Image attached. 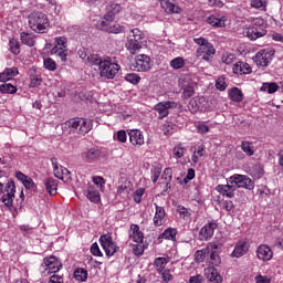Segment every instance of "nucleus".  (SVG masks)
Returning a JSON list of instances; mask_svg holds the SVG:
<instances>
[{
	"mask_svg": "<svg viewBox=\"0 0 283 283\" xmlns=\"http://www.w3.org/2000/svg\"><path fill=\"white\" fill-rule=\"evenodd\" d=\"M106 10H107V13L104 15V19L106 21H114V19L116 18V14H118L120 10H123V7H120L119 3L111 2L106 7Z\"/></svg>",
	"mask_w": 283,
	"mask_h": 283,
	"instance_id": "17",
	"label": "nucleus"
},
{
	"mask_svg": "<svg viewBox=\"0 0 283 283\" xmlns=\"http://www.w3.org/2000/svg\"><path fill=\"white\" fill-rule=\"evenodd\" d=\"M60 171L61 172H56L59 180H65V178L69 180L71 174L70 170H67V168H63V166H60Z\"/></svg>",
	"mask_w": 283,
	"mask_h": 283,
	"instance_id": "52",
	"label": "nucleus"
},
{
	"mask_svg": "<svg viewBox=\"0 0 283 283\" xmlns=\"http://www.w3.org/2000/svg\"><path fill=\"white\" fill-rule=\"evenodd\" d=\"M129 239L137 244H143L145 235L140 231V227L138 224H130Z\"/></svg>",
	"mask_w": 283,
	"mask_h": 283,
	"instance_id": "18",
	"label": "nucleus"
},
{
	"mask_svg": "<svg viewBox=\"0 0 283 283\" xmlns=\"http://www.w3.org/2000/svg\"><path fill=\"white\" fill-rule=\"evenodd\" d=\"M176 107H178V104L176 102L164 101L157 103L154 109L158 114V119L163 120V118H167V116H169V111L176 109Z\"/></svg>",
	"mask_w": 283,
	"mask_h": 283,
	"instance_id": "11",
	"label": "nucleus"
},
{
	"mask_svg": "<svg viewBox=\"0 0 283 283\" xmlns=\"http://www.w3.org/2000/svg\"><path fill=\"white\" fill-rule=\"evenodd\" d=\"M216 229H218V222L209 221L206 223L199 231V240L209 241L213 238V233H216Z\"/></svg>",
	"mask_w": 283,
	"mask_h": 283,
	"instance_id": "13",
	"label": "nucleus"
},
{
	"mask_svg": "<svg viewBox=\"0 0 283 283\" xmlns=\"http://www.w3.org/2000/svg\"><path fill=\"white\" fill-rule=\"evenodd\" d=\"M87 270L83 268L76 269L73 273V276L77 282H85L87 280Z\"/></svg>",
	"mask_w": 283,
	"mask_h": 283,
	"instance_id": "41",
	"label": "nucleus"
},
{
	"mask_svg": "<svg viewBox=\"0 0 283 283\" xmlns=\"http://www.w3.org/2000/svg\"><path fill=\"white\" fill-rule=\"evenodd\" d=\"M105 62V60H103V57H101V55L98 54H90L87 57L86 63H90L91 65H95V67H99L103 65V63Z\"/></svg>",
	"mask_w": 283,
	"mask_h": 283,
	"instance_id": "37",
	"label": "nucleus"
},
{
	"mask_svg": "<svg viewBox=\"0 0 283 283\" xmlns=\"http://www.w3.org/2000/svg\"><path fill=\"white\" fill-rule=\"evenodd\" d=\"M213 249H217L216 243H209L206 249L198 250L195 253L196 262H205V258H207V255H209V251H211Z\"/></svg>",
	"mask_w": 283,
	"mask_h": 283,
	"instance_id": "30",
	"label": "nucleus"
},
{
	"mask_svg": "<svg viewBox=\"0 0 283 283\" xmlns=\"http://www.w3.org/2000/svg\"><path fill=\"white\" fill-rule=\"evenodd\" d=\"M91 253L95 258H103V252L101 251V248L98 247V243H96V242L91 245Z\"/></svg>",
	"mask_w": 283,
	"mask_h": 283,
	"instance_id": "53",
	"label": "nucleus"
},
{
	"mask_svg": "<svg viewBox=\"0 0 283 283\" xmlns=\"http://www.w3.org/2000/svg\"><path fill=\"white\" fill-rule=\"evenodd\" d=\"M30 30L36 34H46L50 30V18L43 11H33L28 17Z\"/></svg>",
	"mask_w": 283,
	"mask_h": 283,
	"instance_id": "1",
	"label": "nucleus"
},
{
	"mask_svg": "<svg viewBox=\"0 0 283 283\" xmlns=\"http://www.w3.org/2000/svg\"><path fill=\"white\" fill-rule=\"evenodd\" d=\"M197 56H201L202 61H211L216 56V48L211 42L207 43L205 46H199L197 49Z\"/></svg>",
	"mask_w": 283,
	"mask_h": 283,
	"instance_id": "14",
	"label": "nucleus"
},
{
	"mask_svg": "<svg viewBox=\"0 0 283 283\" xmlns=\"http://www.w3.org/2000/svg\"><path fill=\"white\" fill-rule=\"evenodd\" d=\"M172 154L175 158H182V156H185V146H182V144L175 146L172 149Z\"/></svg>",
	"mask_w": 283,
	"mask_h": 283,
	"instance_id": "50",
	"label": "nucleus"
},
{
	"mask_svg": "<svg viewBox=\"0 0 283 283\" xmlns=\"http://www.w3.org/2000/svg\"><path fill=\"white\" fill-rule=\"evenodd\" d=\"M3 189L7 192L1 197V202L7 206L9 209L14 205V196L17 193V186L14 181L10 180L4 186L3 182H0V196L3 193Z\"/></svg>",
	"mask_w": 283,
	"mask_h": 283,
	"instance_id": "4",
	"label": "nucleus"
},
{
	"mask_svg": "<svg viewBox=\"0 0 283 283\" xmlns=\"http://www.w3.org/2000/svg\"><path fill=\"white\" fill-rule=\"evenodd\" d=\"M93 182L99 187V189H103L105 187V179L101 176H94L93 177Z\"/></svg>",
	"mask_w": 283,
	"mask_h": 283,
	"instance_id": "61",
	"label": "nucleus"
},
{
	"mask_svg": "<svg viewBox=\"0 0 283 283\" xmlns=\"http://www.w3.org/2000/svg\"><path fill=\"white\" fill-rule=\"evenodd\" d=\"M221 207L226 211H233V209H235V206H233V201H231V200L222 201Z\"/></svg>",
	"mask_w": 283,
	"mask_h": 283,
	"instance_id": "60",
	"label": "nucleus"
},
{
	"mask_svg": "<svg viewBox=\"0 0 283 283\" xmlns=\"http://www.w3.org/2000/svg\"><path fill=\"white\" fill-rule=\"evenodd\" d=\"M233 73L234 74H251L253 71L251 69V65H249V63L247 62H242V61H239L237 62L233 67Z\"/></svg>",
	"mask_w": 283,
	"mask_h": 283,
	"instance_id": "26",
	"label": "nucleus"
},
{
	"mask_svg": "<svg viewBox=\"0 0 283 283\" xmlns=\"http://www.w3.org/2000/svg\"><path fill=\"white\" fill-rule=\"evenodd\" d=\"M159 2L167 14H180V7H176L174 0H159Z\"/></svg>",
	"mask_w": 283,
	"mask_h": 283,
	"instance_id": "24",
	"label": "nucleus"
},
{
	"mask_svg": "<svg viewBox=\"0 0 283 283\" xmlns=\"http://www.w3.org/2000/svg\"><path fill=\"white\" fill-rule=\"evenodd\" d=\"M114 139L118 140V143H127V133L125 130H118Z\"/></svg>",
	"mask_w": 283,
	"mask_h": 283,
	"instance_id": "58",
	"label": "nucleus"
},
{
	"mask_svg": "<svg viewBox=\"0 0 283 283\" xmlns=\"http://www.w3.org/2000/svg\"><path fill=\"white\" fill-rule=\"evenodd\" d=\"M44 187L50 196H56V191L59 189V181L52 177H49L44 180Z\"/></svg>",
	"mask_w": 283,
	"mask_h": 283,
	"instance_id": "28",
	"label": "nucleus"
},
{
	"mask_svg": "<svg viewBox=\"0 0 283 283\" xmlns=\"http://www.w3.org/2000/svg\"><path fill=\"white\" fill-rule=\"evenodd\" d=\"M273 54H275L273 50L264 49L254 55L253 61L256 63L258 67H268L269 63L273 61Z\"/></svg>",
	"mask_w": 283,
	"mask_h": 283,
	"instance_id": "10",
	"label": "nucleus"
},
{
	"mask_svg": "<svg viewBox=\"0 0 283 283\" xmlns=\"http://www.w3.org/2000/svg\"><path fill=\"white\" fill-rule=\"evenodd\" d=\"M120 71V65L112 62L111 57L104 59V63L99 66V74L103 78H114Z\"/></svg>",
	"mask_w": 283,
	"mask_h": 283,
	"instance_id": "6",
	"label": "nucleus"
},
{
	"mask_svg": "<svg viewBox=\"0 0 283 283\" xmlns=\"http://www.w3.org/2000/svg\"><path fill=\"white\" fill-rule=\"evenodd\" d=\"M178 126H176V124L171 123V122H166L163 126V132L165 136H171L174 135V132H176V128Z\"/></svg>",
	"mask_w": 283,
	"mask_h": 283,
	"instance_id": "44",
	"label": "nucleus"
},
{
	"mask_svg": "<svg viewBox=\"0 0 283 283\" xmlns=\"http://www.w3.org/2000/svg\"><path fill=\"white\" fill-rule=\"evenodd\" d=\"M167 264H169V259L167 258L159 256V258H156L154 261V266L158 273H163Z\"/></svg>",
	"mask_w": 283,
	"mask_h": 283,
	"instance_id": "36",
	"label": "nucleus"
},
{
	"mask_svg": "<svg viewBox=\"0 0 283 283\" xmlns=\"http://www.w3.org/2000/svg\"><path fill=\"white\" fill-rule=\"evenodd\" d=\"M93 127L94 124L92 123V119L81 117L71 118L62 124L63 132L73 129V132H75V134H80V136H85L86 134H90Z\"/></svg>",
	"mask_w": 283,
	"mask_h": 283,
	"instance_id": "2",
	"label": "nucleus"
},
{
	"mask_svg": "<svg viewBox=\"0 0 283 283\" xmlns=\"http://www.w3.org/2000/svg\"><path fill=\"white\" fill-rule=\"evenodd\" d=\"M41 266L46 275H51V273H59L63 269V263L55 255H50L42 260Z\"/></svg>",
	"mask_w": 283,
	"mask_h": 283,
	"instance_id": "5",
	"label": "nucleus"
},
{
	"mask_svg": "<svg viewBox=\"0 0 283 283\" xmlns=\"http://www.w3.org/2000/svg\"><path fill=\"white\" fill-rule=\"evenodd\" d=\"M170 67H172V70H182V67H185V59L184 57H175L170 61Z\"/></svg>",
	"mask_w": 283,
	"mask_h": 283,
	"instance_id": "45",
	"label": "nucleus"
},
{
	"mask_svg": "<svg viewBox=\"0 0 283 283\" xmlns=\"http://www.w3.org/2000/svg\"><path fill=\"white\" fill-rule=\"evenodd\" d=\"M112 21H107L105 18L103 20H99L97 22L98 30H103L104 32H107V29L109 28Z\"/></svg>",
	"mask_w": 283,
	"mask_h": 283,
	"instance_id": "57",
	"label": "nucleus"
},
{
	"mask_svg": "<svg viewBox=\"0 0 283 283\" xmlns=\"http://www.w3.org/2000/svg\"><path fill=\"white\" fill-rule=\"evenodd\" d=\"M254 280H255V283H271V279L262 274L256 275Z\"/></svg>",
	"mask_w": 283,
	"mask_h": 283,
	"instance_id": "63",
	"label": "nucleus"
},
{
	"mask_svg": "<svg viewBox=\"0 0 283 283\" xmlns=\"http://www.w3.org/2000/svg\"><path fill=\"white\" fill-rule=\"evenodd\" d=\"M205 275L211 283H222V275L218 272V269L208 266L205 269Z\"/></svg>",
	"mask_w": 283,
	"mask_h": 283,
	"instance_id": "19",
	"label": "nucleus"
},
{
	"mask_svg": "<svg viewBox=\"0 0 283 283\" xmlns=\"http://www.w3.org/2000/svg\"><path fill=\"white\" fill-rule=\"evenodd\" d=\"M229 96H230V99L233 101V103H242L244 98V94L238 87H232L230 90Z\"/></svg>",
	"mask_w": 283,
	"mask_h": 283,
	"instance_id": "35",
	"label": "nucleus"
},
{
	"mask_svg": "<svg viewBox=\"0 0 283 283\" xmlns=\"http://www.w3.org/2000/svg\"><path fill=\"white\" fill-rule=\"evenodd\" d=\"M83 158L86 163H95L101 158V150L97 148H91L83 154Z\"/></svg>",
	"mask_w": 283,
	"mask_h": 283,
	"instance_id": "31",
	"label": "nucleus"
},
{
	"mask_svg": "<svg viewBox=\"0 0 283 283\" xmlns=\"http://www.w3.org/2000/svg\"><path fill=\"white\" fill-rule=\"evenodd\" d=\"M64 279H63V275H59V274H53L51 275L50 280H49V283H64Z\"/></svg>",
	"mask_w": 283,
	"mask_h": 283,
	"instance_id": "62",
	"label": "nucleus"
},
{
	"mask_svg": "<svg viewBox=\"0 0 283 283\" xmlns=\"http://www.w3.org/2000/svg\"><path fill=\"white\" fill-rule=\"evenodd\" d=\"M99 244L104 249L107 258H112V255H114V253H116V251H118V248L116 247V243L114 242V239H112V235H109V234L101 235Z\"/></svg>",
	"mask_w": 283,
	"mask_h": 283,
	"instance_id": "12",
	"label": "nucleus"
},
{
	"mask_svg": "<svg viewBox=\"0 0 283 283\" xmlns=\"http://www.w3.org/2000/svg\"><path fill=\"white\" fill-rule=\"evenodd\" d=\"M128 39H132V41H139L142 43H145V33L140 31V29L136 28L130 31V34L128 35Z\"/></svg>",
	"mask_w": 283,
	"mask_h": 283,
	"instance_id": "38",
	"label": "nucleus"
},
{
	"mask_svg": "<svg viewBox=\"0 0 283 283\" xmlns=\"http://www.w3.org/2000/svg\"><path fill=\"white\" fill-rule=\"evenodd\" d=\"M216 249L209 250L210 264L212 266H220L222 264V259H220V244L214 243Z\"/></svg>",
	"mask_w": 283,
	"mask_h": 283,
	"instance_id": "27",
	"label": "nucleus"
},
{
	"mask_svg": "<svg viewBox=\"0 0 283 283\" xmlns=\"http://www.w3.org/2000/svg\"><path fill=\"white\" fill-rule=\"evenodd\" d=\"M43 65L49 72H56V62L52 57L44 59Z\"/></svg>",
	"mask_w": 283,
	"mask_h": 283,
	"instance_id": "47",
	"label": "nucleus"
},
{
	"mask_svg": "<svg viewBox=\"0 0 283 283\" xmlns=\"http://www.w3.org/2000/svg\"><path fill=\"white\" fill-rule=\"evenodd\" d=\"M86 198L91 201L94 202L95 205H98L101 202V192L96 189V187L90 185L87 187V195Z\"/></svg>",
	"mask_w": 283,
	"mask_h": 283,
	"instance_id": "32",
	"label": "nucleus"
},
{
	"mask_svg": "<svg viewBox=\"0 0 283 283\" xmlns=\"http://www.w3.org/2000/svg\"><path fill=\"white\" fill-rule=\"evenodd\" d=\"M14 76H19V69L7 67L2 73H0V83H8V81H12Z\"/></svg>",
	"mask_w": 283,
	"mask_h": 283,
	"instance_id": "22",
	"label": "nucleus"
},
{
	"mask_svg": "<svg viewBox=\"0 0 283 283\" xmlns=\"http://www.w3.org/2000/svg\"><path fill=\"white\" fill-rule=\"evenodd\" d=\"M254 25L245 29L244 34L250 39V41H258L262 36H266V30L262 27L264 20L262 18H256L253 20Z\"/></svg>",
	"mask_w": 283,
	"mask_h": 283,
	"instance_id": "3",
	"label": "nucleus"
},
{
	"mask_svg": "<svg viewBox=\"0 0 283 283\" xmlns=\"http://www.w3.org/2000/svg\"><path fill=\"white\" fill-rule=\"evenodd\" d=\"M20 39L23 45H28V48H34V43H36V35L34 33L22 32Z\"/></svg>",
	"mask_w": 283,
	"mask_h": 283,
	"instance_id": "33",
	"label": "nucleus"
},
{
	"mask_svg": "<svg viewBox=\"0 0 283 283\" xmlns=\"http://www.w3.org/2000/svg\"><path fill=\"white\" fill-rule=\"evenodd\" d=\"M9 48L10 52L14 55L21 54V44L19 43V40L17 39H11L9 41Z\"/></svg>",
	"mask_w": 283,
	"mask_h": 283,
	"instance_id": "42",
	"label": "nucleus"
},
{
	"mask_svg": "<svg viewBox=\"0 0 283 283\" xmlns=\"http://www.w3.org/2000/svg\"><path fill=\"white\" fill-rule=\"evenodd\" d=\"M134 72H149L151 70V57L147 54H139L130 64Z\"/></svg>",
	"mask_w": 283,
	"mask_h": 283,
	"instance_id": "9",
	"label": "nucleus"
},
{
	"mask_svg": "<svg viewBox=\"0 0 283 283\" xmlns=\"http://www.w3.org/2000/svg\"><path fill=\"white\" fill-rule=\"evenodd\" d=\"M196 94V90L193 88V85H187L184 88V97L185 98H191Z\"/></svg>",
	"mask_w": 283,
	"mask_h": 283,
	"instance_id": "56",
	"label": "nucleus"
},
{
	"mask_svg": "<svg viewBox=\"0 0 283 283\" xmlns=\"http://www.w3.org/2000/svg\"><path fill=\"white\" fill-rule=\"evenodd\" d=\"M207 23L212 25V28H226L227 25V17L218 18L216 15H210L207 18Z\"/></svg>",
	"mask_w": 283,
	"mask_h": 283,
	"instance_id": "29",
	"label": "nucleus"
},
{
	"mask_svg": "<svg viewBox=\"0 0 283 283\" xmlns=\"http://www.w3.org/2000/svg\"><path fill=\"white\" fill-rule=\"evenodd\" d=\"M247 253H249V243L239 241L231 253V258H242L243 255H247Z\"/></svg>",
	"mask_w": 283,
	"mask_h": 283,
	"instance_id": "20",
	"label": "nucleus"
},
{
	"mask_svg": "<svg viewBox=\"0 0 283 283\" xmlns=\"http://www.w3.org/2000/svg\"><path fill=\"white\" fill-rule=\"evenodd\" d=\"M55 45L53 46L51 53L59 56V59L65 63L67 61V38L57 36L54 39Z\"/></svg>",
	"mask_w": 283,
	"mask_h": 283,
	"instance_id": "8",
	"label": "nucleus"
},
{
	"mask_svg": "<svg viewBox=\"0 0 283 283\" xmlns=\"http://www.w3.org/2000/svg\"><path fill=\"white\" fill-rule=\"evenodd\" d=\"M174 176V172L171 171V168H166L161 175L163 180H167L171 182V178ZM169 182H167V187H169Z\"/></svg>",
	"mask_w": 283,
	"mask_h": 283,
	"instance_id": "55",
	"label": "nucleus"
},
{
	"mask_svg": "<svg viewBox=\"0 0 283 283\" xmlns=\"http://www.w3.org/2000/svg\"><path fill=\"white\" fill-rule=\"evenodd\" d=\"M124 78L127 83H132V85H138L140 83V75L136 73H128Z\"/></svg>",
	"mask_w": 283,
	"mask_h": 283,
	"instance_id": "46",
	"label": "nucleus"
},
{
	"mask_svg": "<svg viewBox=\"0 0 283 283\" xmlns=\"http://www.w3.org/2000/svg\"><path fill=\"white\" fill-rule=\"evenodd\" d=\"M256 258L261 262H271L273 260V250L268 244H260L256 248Z\"/></svg>",
	"mask_w": 283,
	"mask_h": 283,
	"instance_id": "15",
	"label": "nucleus"
},
{
	"mask_svg": "<svg viewBox=\"0 0 283 283\" xmlns=\"http://www.w3.org/2000/svg\"><path fill=\"white\" fill-rule=\"evenodd\" d=\"M177 235L178 230L176 228H168L159 235V240H171V242H176Z\"/></svg>",
	"mask_w": 283,
	"mask_h": 283,
	"instance_id": "34",
	"label": "nucleus"
},
{
	"mask_svg": "<svg viewBox=\"0 0 283 283\" xmlns=\"http://www.w3.org/2000/svg\"><path fill=\"white\" fill-rule=\"evenodd\" d=\"M269 4V0H251L250 6L255 10H261L262 12H266V6Z\"/></svg>",
	"mask_w": 283,
	"mask_h": 283,
	"instance_id": "40",
	"label": "nucleus"
},
{
	"mask_svg": "<svg viewBox=\"0 0 283 283\" xmlns=\"http://www.w3.org/2000/svg\"><path fill=\"white\" fill-rule=\"evenodd\" d=\"M229 182L235 187V189H249V191H251L255 187L253 180L247 175L235 174L229 178Z\"/></svg>",
	"mask_w": 283,
	"mask_h": 283,
	"instance_id": "7",
	"label": "nucleus"
},
{
	"mask_svg": "<svg viewBox=\"0 0 283 283\" xmlns=\"http://www.w3.org/2000/svg\"><path fill=\"white\" fill-rule=\"evenodd\" d=\"M143 196H145V188H138L133 196L134 202L140 205L143 202Z\"/></svg>",
	"mask_w": 283,
	"mask_h": 283,
	"instance_id": "49",
	"label": "nucleus"
},
{
	"mask_svg": "<svg viewBox=\"0 0 283 283\" xmlns=\"http://www.w3.org/2000/svg\"><path fill=\"white\" fill-rule=\"evenodd\" d=\"M216 87L220 92H224V90H227V83L224 82V80L218 78L217 82H216Z\"/></svg>",
	"mask_w": 283,
	"mask_h": 283,
	"instance_id": "64",
	"label": "nucleus"
},
{
	"mask_svg": "<svg viewBox=\"0 0 283 283\" xmlns=\"http://www.w3.org/2000/svg\"><path fill=\"white\" fill-rule=\"evenodd\" d=\"M238 57L235 56V54L233 53H224L221 57L222 63H224L226 65H231L233 63H235V60Z\"/></svg>",
	"mask_w": 283,
	"mask_h": 283,
	"instance_id": "48",
	"label": "nucleus"
},
{
	"mask_svg": "<svg viewBox=\"0 0 283 283\" xmlns=\"http://www.w3.org/2000/svg\"><path fill=\"white\" fill-rule=\"evenodd\" d=\"M133 253L134 255H143L145 253V245L143 243H137L133 245Z\"/></svg>",
	"mask_w": 283,
	"mask_h": 283,
	"instance_id": "54",
	"label": "nucleus"
},
{
	"mask_svg": "<svg viewBox=\"0 0 283 283\" xmlns=\"http://www.w3.org/2000/svg\"><path fill=\"white\" fill-rule=\"evenodd\" d=\"M216 190L226 198H233L235 196V186L231 185H218Z\"/></svg>",
	"mask_w": 283,
	"mask_h": 283,
	"instance_id": "25",
	"label": "nucleus"
},
{
	"mask_svg": "<svg viewBox=\"0 0 283 283\" xmlns=\"http://www.w3.org/2000/svg\"><path fill=\"white\" fill-rule=\"evenodd\" d=\"M155 216H154V224L155 227H163L165 224V207L158 206L155 203Z\"/></svg>",
	"mask_w": 283,
	"mask_h": 283,
	"instance_id": "21",
	"label": "nucleus"
},
{
	"mask_svg": "<svg viewBox=\"0 0 283 283\" xmlns=\"http://www.w3.org/2000/svg\"><path fill=\"white\" fill-rule=\"evenodd\" d=\"M0 92L2 94H17V86L4 82L0 85Z\"/></svg>",
	"mask_w": 283,
	"mask_h": 283,
	"instance_id": "43",
	"label": "nucleus"
},
{
	"mask_svg": "<svg viewBox=\"0 0 283 283\" xmlns=\"http://www.w3.org/2000/svg\"><path fill=\"white\" fill-rule=\"evenodd\" d=\"M129 143L133 147H143L145 145V135L138 129H132L128 132Z\"/></svg>",
	"mask_w": 283,
	"mask_h": 283,
	"instance_id": "16",
	"label": "nucleus"
},
{
	"mask_svg": "<svg viewBox=\"0 0 283 283\" xmlns=\"http://www.w3.org/2000/svg\"><path fill=\"white\" fill-rule=\"evenodd\" d=\"M143 45H145V42L127 39L125 48L129 52V54H137L138 52H140V50H143Z\"/></svg>",
	"mask_w": 283,
	"mask_h": 283,
	"instance_id": "23",
	"label": "nucleus"
},
{
	"mask_svg": "<svg viewBox=\"0 0 283 283\" xmlns=\"http://www.w3.org/2000/svg\"><path fill=\"white\" fill-rule=\"evenodd\" d=\"M241 151L245 154V156H254L255 149L253 148V143L251 142H241Z\"/></svg>",
	"mask_w": 283,
	"mask_h": 283,
	"instance_id": "39",
	"label": "nucleus"
},
{
	"mask_svg": "<svg viewBox=\"0 0 283 283\" xmlns=\"http://www.w3.org/2000/svg\"><path fill=\"white\" fill-rule=\"evenodd\" d=\"M266 87H268V93L270 94H275V92H277V90H280V85H277V83L272 82V83H265Z\"/></svg>",
	"mask_w": 283,
	"mask_h": 283,
	"instance_id": "59",
	"label": "nucleus"
},
{
	"mask_svg": "<svg viewBox=\"0 0 283 283\" xmlns=\"http://www.w3.org/2000/svg\"><path fill=\"white\" fill-rule=\"evenodd\" d=\"M22 185L24 189H32V191H36V184H34V180H32L31 177H27V179H24Z\"/></svg>",
	"mask_w": 283,
	"mask_h": 283,
	"instance_id": "51",
	"label": "nucleus"
}]
</instances>
